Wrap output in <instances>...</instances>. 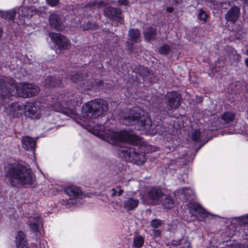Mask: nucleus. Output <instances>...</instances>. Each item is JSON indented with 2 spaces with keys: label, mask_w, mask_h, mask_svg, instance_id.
<instances>
[{
  "label": "nucleus",
  "mask_w": 248,
  "mask_h": 248,
  "mask_svg": "<svg viewBox=\"0 0 248 248\" xmlns=\"http://www.w3.org/2000/svg\"><path fill=\"white\" fill-rule=\"evenodd\" d=\"M49 37L60 49H67L71 46L70 41L64 36L54 32H50L49 34Z\"/></svg>",
  "instance_id": "6e6552de"
},
{
  "label": "nucleus",
  "mask_w": 248,
  "mask_h": 248,
  "mask_svg": "<svg viewBox=\"0 0 248 248\" xmlns=\"http://www.w3.org/2000/svg\"><path fill=\"white\" fill-rule=\"evenodd\" d=\"M46 1L49 5L53 6L56 5L58 3V0H46Z\"/></svg>",
  "instance_id": "58836bf2"
},
{
  "label": "nucleus",
  "mask_w": 248,
  "mask_h": 248,
  "mask_svg": "<svg viewBox=\"0 0 248 248\" xmlns=\"http://www.w3.org/2000/svg\"><path fill=\"white\" fill-rule=\"evenodd\" d=\"M15 86V93H12L10 90L6 89V91H3V94H2L3 99L6 98L4 96H8L10 94L26 98L37 94L39 91V88L34 84L17 83Z\"/></svg>",
  "instance_id": "20e7f679"
},
{
  "label": "nucleus",
  "mask_w": 248,
  "mask_h": 248,
  "mask_svg": "<svg viewBox=\"0 0 248 248\" xmlns=\"http://www.w3.org/2000/svg\"><path fill=\"white\" fill-rule=\"evenodd\" d=\"M158 51L160 54L166 55L170 51V46L167 45H163L159 48Z\"/></svg>",
  "instance_id": "7c9ffc66"
},
{
  "label": "nucleus",
  "mask_w": 248,
  "mask_h": 248,
  "mask_svg": "<svg viewBox=\"0 0 248 248\" xmlns=\"http://www.w3.org/2000/svg\"><path fill=\"white\" fill-rule=\"evenodd\" d=\"M181 95L176 92H169L167 94V106L169 109L177 108L180 105Z\"/></svg>",
  "instance_id": "9d476101"
},
{
  "label": "nucleus",
  "mask_w": 248,
  "mask_h": 248,
  "mask_svg": "<svg viewBox=\"0 0 248 248\" xmlns=\"http://www.w3.org/2000/svg\"><path fill=\"white\" fill-rule=\"evenodd\" d=\"M231 222L232 224L240 225L247 224H248V214L241 217H234L232 220Z\"/></svg>",
  "instance_id": "393cba45"
},
{
  "label": "nucleus",
  "mask_w": 248,
  "mask_h": 248,
  "mask_svg": "<svg viewBox=\"0 0 248 248\" xmlns=\"http://www.w3.org/2000/svg\"><path fill=\"white\" fill-rule=\"evenodd\" d=\"M43 8L37 9L33 6L21 7L18 13L21 18H30L35 14H40L43 11Z\"/></svg>",
  "instance_id": "9b49d317"
},
{
  "label": "nucleus",
  "mask_w": 248,
  "mask_h": 248,
  "mask_svg": "<svg viewBox=\"0 0 248 248\" xmlns=\"http://www.w3.org/2000/svg\"><path fill=\"white\" fill-rule=\"evenodd\" d=\"M153 234L156 237H159L161 235V232L159 230L155 229L153 231Z\"/></svg>",
  "instance_id": "ea45409f"
},
{
  "label": "nucleus",
  "mask_w": 248,
  "mask_h": 248,
  "mask_svg": "<svg viewBox=\"0 0 248 248\" xmlns=\"http://www.w3.org/2000/svg\"><path fill=\"white\" fill-rule=\"evenodd\" d=\"M108 110V104L104 100L96 99L88 102L82 107L80 118L81 123H83L82 125L91 133L110 144H117L122 141L141 147L142 140L132 132H114L110 130H104L103 125H94V120L103 115Z\"/></svg>",
  "instance_id": "f257e3e1"
},
{
  "label": "nucleus",
  "mask_w": 248,
  "mask_h": 248,
  "mask_svg": "<svg viewBox=\"0 0 248 248\" xmlns=\"http://www.w3.org/2000/svg\"><path fill=\"white\" fill-rule=\"evenodd\" d=\"M245 63H246L247 66L248 67V58H247L245 60Z\"/></svg>",
  "instance_id": "a18cd8bd"
},
{
  "label": "nucleus",
  "mask_w": 248,
  "mask_h": 248,
  "mask_svg": "<svg viewBox=\"0 0 248 248\" xmlns=\"http://www.w3.org/2000/svg\"><path fill=\"white\" fill-rule=\"evenodd\" d=\"M133 241L134 247L136 248H140L144 244V238L141 236H137L134 238Z\"/></svg>",
  "instance_id": "bb28decb"
},
{
  "label": "nucleus",
  "mask_w": 248,
  "mask_h": 248,
  "mask_svg": "<svg viewBox=\"0 0 248 248\" xmlns=\"http://www.w3.org/2000/svg\"><path fill=\"white\" fill-rule=\"evenodd\" d=\"M122 122L125 125L136 124L138 129L145 131L146 134H155L156 130L154 129L150 118L147 112L141 111L136 112L134 110L127 111L122 119Z\"/></svg>",
  "instance_id": "f03ea898"
},
{
  "label": "nucleus",
  "mask_w": 248,
  "mask_h": 248,
  "mask_svg": "<svg viewBox=\"0 0 248 248\" xmlns=\"http://www.w3.org/2000/svg\"><path fill=\"white\" fill-rule=\"evenodd\" d=\"M240 9L237 6L232 7L226 13L225 18L231 22H236L239 16Z\"/></svg>",
  "instance_id": "2eb2a0df"
},
{
  "label": "nucleus",
  "mask_w": 248,
  "mask_h": 248,
  "mask_svg": "<svg viewBox=\"0 0 248 248\" xmlns=\"http://www.w3.org/2000/svg\"><path fill=\"white\" fill-rule=\"evenodd\" d=\"M81 78L80 75L78 74H76L73 76L71 78L72 81L75 83H78L80 81Z\"/></svg>",
  "instance_id": "e433bc0d"
},
{
  "label": "nucleus",
  "mask_w": 248,
  "mask_h": 248,
  "mask_svg": "<svg viewBox=\"0 0 248 248\" xmlns=\"http://www.w3.org/2000/svg\"><path fill=\"white\" fill-rule=\"evenodd\" d=\"M166 10L169 13H171L173 11V8L172 7H169L166 8Z\"/></svg>",
  "instance_id": "37998d69"
},
{
  "label": "nucleus",
  "mask_w": 248,
  "mask_h": 248,
  "mask_svg": "<svg viewBox=\"0 0 248 248\" xmlns=\"http://www.w3.org/2000/svg\"><path fill=\"white\" fill-rule=\"evenodd\" d=\"M25 116L31 120H38L44 114V109L33 102L26 103L23 107Z\"/></svg>",
  "instance_id": "39448f33"
},
{
  "label": "nucleus",
  "mask_w": 248,
  "mask_h": 248,
  "mask_svg": "<svg viewBox=\"0 0 248 248\" xmlns=\"http://www.w3.org/2000/svg\"><path fill=\"white\" fill-rule=\"evenodd\" d=\"M1 34H2V31L1 29H0V37L1 36Z\"/></svg>",
  "instance_id": "09e8293b"
},
{
  "label": "nucleus",
  "mask_w": 248,
  "mask_h": 248,
  "mask_svg": "<svg viewBox=\"0 0 248 248\" xmlns=\"http://www.w3.org/2000/svg\"><path fill=\"white\" fill-rule=\"evenodd\" d=\"M162 225L161 220L157 219H155L151 221V225L153 228H158Z\"/></svg>",
  "instance_id": "72a5a7b5"
},
{
  "label": "nucleus",
  "mask_w": 248,
  "mask_h": 248,
  "mask_svg": "<svg viewBox=\"0 0 248 248\" xmlns=\"http://www.w3.org/2000/svg\"><path fill=\"white\" fill-rule=\"evenodd\" d=\"M141 70L142 71H140V74L141 75V76L145 77L149 74V72L148 71L147 68H144V67H142Z\"/></svg>",
  "instance_id": "c9c22d12"
},
{
  "label": "nucleus",
  "mask_w": 248,
  "mask_h": 248,
  "mask_svg": "<svg viewBox=\"0 0 248 248\" xmlns=\"http://www.w3.org/2000/svg\"><path fill=\"white\" fill-rule=\"evenodd\" d=\"M188 210L189 213L194 217L200 216L205 217L208 216V212L199 204L195 202L189 203Z\"/></svg>",
  "instance_id": "ddd939ff"
},
{
  "label": "nucleus",
  "mask_w": 248,
  "mask_h": 248,
  "mask_svg": "<svg viewBox=\"0 0 248 248\" xmlns=\"http://www.w3.org/2000/svg\"><path fill=\"white\" fill-rule=\"evenodd\" d=\"M143 34L145 39L147 41H150L155 38L156 31L153 28L147 27L144 29Z\"/></svg>",
  "instance_id": "4be33fe9"
},
{
  "label": "nucleus",
  "mask_w": 248,
  "mask_h": 248,
  "mask_svg": "<svg viewBox=\"0 0 248 248\" xmlns=\"http://www.w3.org/2000/svg\"><path fill=\"white\" fill-rule=\"evenodd\" d=\"M104 14L106 16L113 19L119 20L121 18V12L117 8L107 7L104 10Z\"/></svg>",
  "instance_id": "aec40b11"
},
{
  "label": "nucleus",
  "mask_w": 248,
  "mask_h": 248,
  "mask_svg": "<svg viewBox=\"0 0 248 248\" xmlns=\"http://www.w3.org/2000/svg\"><path fill=\"white\" fill-rule=\"evenodd\" d=\"M29 225L32 231L37 232L42 227V220L39 216H35L30 218Z\"/></svg>",
  "instance_id": "6ab92c4d"
},
{
  "label": "nucleus",
  "mask_w": 248,
  "mask_h": 248,
  "mask_svg": "<svg viewBox=\"0 0 248 248\" xmlns=\"http://www.w3.org/2000/svg\"><path fill=\"white\" fill-rule=\"evenodd\" d=\"M47 81H49L50 82V83L48 84V85L46 84V87H47V86H58L60 83H61V81H57V82H55L54 81V79L52 78H51V77H49L47 78L46 79Z\"/></svg>",
  "instance_id": "2f4dec72"
},
{
  "label": "nucleus",
  "mask_w": 248,
  "mask_h": 248,
  "mask_svg": "<svg viewBox=\"0 0 248 248\" xmlns=\"http://www.w3.org/2000/svg\"><path fill=\"white\" fill-rule=\"evenodd\" d=\"M13 80L5 77H0V105H3L4 103H7L10 96H12L10 94L8 96H5L6 98H2V94H3V91H6V89L10 90L11 93H15L16 90L15 85Z\"/></svg>",
  "instance_id": "0eeeda50"
},
{
  "label": "nucleus",
  "mask_w": 248,
  "mask_h": 248,
  "mask_svg": "<svg viewBox=\"0 0 248 248\" xmlns=\"http://www.w3.org/2000/svg\"><path fill=\"white\" fill-rule=\"evenodd\" d=\"M207 14L202 9H200L199 10L198 17L199 20L205 22L207 20Z\"/></svg>",
  "instance_id": "c85d7f7f"
},
{
  "label": "nucleus",
  "mask_w": 248,
  "mask_h": 248,
  "mask_svg": "<svg viewBox=\"0 0 248 248\" xmlns=\"http://www.w3.org/2000/svg\"><path fill=\"white\" fill-rule=\"evenodd\" d=\"M111 196L115 197L117 195L116 190L115 188H112L110 191Z\"/></svg>",
  "instance_id": "a19ab883"
},
{
  "label": "nucleus",
  "mask_w": 248,
  "mask_h": 248,
  "mask_svg": "<svg viewBox=\"0 0 248 248\" xmlns=\"http://www.w3.org/2000/svg\"><path fill=\"white\" fill-rule=\"evenodd\" d=\"M246 54L248 55V49L246 51Z\"/></svg>",
  "instance_id": "8fccbe9b"
},
{
  "label": "nucleus",
  "mask_w": 248,
  "mask_h": 248,
  "mask_svg": "<svg viewBox=\"0 0 248 248\" xmlns=\"http://www.w3.org/2000/svg\"><path fill=\"white\" fill-rule=\"evenodd\" d=\"M226 248H248V247H246L245 245L243 244L235 243L232 245H230V246L227 245L226 246Z\"/></svg>",
  "instance_id": "f704fd0d"
},
{
  "label": "nucleus",
  "mask_w": 248,
  "mask_h": 248,
  "mask_svg": "<svg viewBox=\"0 0 248 248\" xmlns=\"http://www.w3.org/2000/svg\"><path fill=\"white\" fill-rule=\"evenodd\" d=\"M51 110L57 112H61L62 113L65 114L72 119L76 120L77 117V113L75 109H72L70 108H65L62 107L61 103L59 101H57L53 105L50 106Z\"/></svg>",
  "instance_id": "f8f14e48"
},
{
  "label": "nucleus",
  "mask_w": 248,
  "mask_h": 248,
  "mask_svg": "<svg viewBox=\"0 0 248 248\" xmlns=\"http://www.w3.org/2000/svg\"><path fill=\"white\" fill-rule=\"evenodd\" d=\"M123 190L121 189H120L119 190V191H118V192H117V196H121L123 194Z\"/></svg>",
  "instance_id": "c03bdc74"
},
{
  "label": "nucleus",
  "mask_w": 248,
  "mask_h": 248,
  "mask_svg": "<svg viewBox=\"0 0 248 248\" xmlns=\"http://www.w3.org/2000/svg\"><path fill=\"white\" fill-rule=\"evenodd\" d=\"M49 23L52 28L57 31H62L63 29L60 17L55 14H51L50 16Z\"/></svg>",
  "instance_id": "dca6fc26"
},
{
  "label": "nucleus",
  "mask_w": 248,
  "mask_h": 248,
  "mask_svg": "<svg viewBox=\"0 0 248 248\" xmlns=\"http://www.w3.org/2000/svg\"><path fill=\"white\" fill-rule=\"evenodd\" d=\"M15 243L16 248H28L25 234L22 232H18L16 234Z\"/></svg>",
  "instance_id": "a211bd4d"
},
{
  "label": "nucleus",
  "mask_w": 248,
  "mask_h": 248,
  "mask_svg": "<svg viewBox=\"0 0 248 248\" xmlns=\"http://www.w3.org/2000/svg\"><path fill=\"white\" fill-rule=\"evenodd\" d=\"M1 12V10H0V13ZM0 17H1V13H0Z\"/></svg>",
  "instance_id": "3c124183"
},
{
  "label": "nucleus",
  "mask_w": 248,
  "mask_h": 248,
  "mask_svg": "<svg viewBox=\"0 0 248 248\" xmlns=\"http://www.w3.org/2000/svg\"><path fill=\"white\" fill-rule=\"evenodd\" d=\"M244 1L247 5H248V0H244Z\"/></svg>",
  "instance_id": "de8ad7c7"
},
{
  "label": "nucleus",
  "mask_w": 248,
  "mask_h": 248,
  "mask_svg": "<svg viewBox=\"0 0 248 248\" xmlns=\"http://www.w3.org/2000/svg\"><path fill=\"white\" fill-rule=\"evenodd\" d=\"M187 248H190V245L189 243H187Z\"/></svg>",
  "instance_id": "49530a36"
},
{
  "label": "nucleus",
  "mask_w": 248,
  "mask_h": 248,
  "mask_svg": "<svg viewBox=\"0 0 248 248\" xmlns=\"http://www.w3.org/2000/svg\"><path fill=\"white\" fill-rule=\"evenodd\" d=\"M129 36L131 40L137 42V40L140 38V32L137 29H132L129 31Z\"/></svg>",
  "instance_id": "a878e982"
},
{
  "label": "nucleus",
  "mask_w": 248,
  "mask_h": 248,
  "mask_svg": "<svg viewBox=\"0 0 248 248\" xmlns=\"http://www.w3.org/2000/svg\"><path fill=\"white\" fill-rule=\"evenodd\" d=\"M234 114L231 112H226L221 116L222 120L224 122L227 126L231 125L234 120Z\"/></svg>",
  "instance_id": "b1692460"
},
{
  "label": "nucleus",
  "mask_w": 248,
  "mask_h": 248,
  "mask_svg": "<svg viewBox=\"0 0 248 248\" xmlns=\"http://www.w3.org/2000/svg\"><path fill=\"white\" fill-rule=\"evenodd\" d=\"M64 193L70 197L69 204H73L75 200L81 198L83 193L80 189L76 186H68L64 188Z\"/></svg>",
  "instance_id": "1a4fd4ad"
},
{
  "label": "nucleus",
  "mask_w": 248,
  "mask_h": 248,
  "mask_svg": "<svg viewBox=\"0 0 248 248\" xmlns=\"http://www.w3.org/2000/svg\"><path fill=\"white\" fill-rule=\"evenodd\" d=\"M119 3L120 4L126 5L128 4L127 0H119Z\"/></svg>",
  "instance_id": "79ce46f5"
},
{
  "label": "nucleus",
  "mask_w": 248,
  "mask_h": 248,
  "mask_svg": "<svg viewBox=\"0 0 248 248\" xmlns=\"http://www.w3.org/2000/svg\"><path fill=\"white\" fill-rule=\"evenodd\" d=\"M84 30H87L88 29H95V25H93L92 23L89 22L87 24V25L83 27Z\"/></svg>",
  "instance_id": "4c0bfd02"
},
{
  "label": "nucleus",
  "mask_w": 248,
  "mask_h": 248,
  "mask_svg": "<svg viewBox=\"0 0 248 248\" xmlns=\"http://www.w3.org/2000/svg\"><path fill=\"white\" fill-rule=\"evenodd\" d=\"M10 183L14 186L29 185L32 183L33 173L31 170L22 165L10 166L5 168Z\"/></svg>",
  "instance_id": "7ed1b4c3"
},
{
  "label": "nucleus",
  "mask_w": 248,
  "mask_h": 248,
  "mask_svg": "<svg viewBox=\"0 0 248 248\" xmlns=\"http://www.w3.org/2000/svg\"><path fill=\"white\" fill-rule=\"evenodd\" d=\"M22 146L26 150H32L36 144L35 140L29 136H24L21 139Z\"/></svg>",
  "instance_id": "f3484780"
},
{
  "label": "nucleus",
  "mask_w": 248,
  "mask_h": 248,
  "mask_svg": "<svg viewBox=\"0 0 248 248\" xmlns=\"http://www.w3.org/2000/svg\"><path fill=\"white\" fill-rule=\"evenodd\" d=\"M1 13V17L5 19L13 20L14 19L16 13V9L14 8L9 11H2Z\"/></svg>",
  "instance_id": "5701e85b"
},
{
  "label": "nucleus",
  "mask_w": 248,
  "mask_h": 248,
  "mask_svg": "<svg viewBox=\"0 0 248 248\" xmlns=\"http://www.w3.org/2000/svg\"><path fill=\"white\" fill-rule=\"evenodd\" d=\"M182 195H184V197H187V196L191 195L193 194V191L190 188H185L180 189L178 192Z\"/></svg>",
  "instance_id": "c756f323"
},
{
  "label": "nucleus",
  "mask_w": 248,
  "mask_h": 248,
  "mask_svg": "<svg viewBox=\"0 0 248 248\" xmlns=\"http://www.w3.org/2000/svg\"><path fill=\"white\" fill-rule=\"evenodd\" d=\"M139 200L133 198H127L124 201V207L127 210H132L137 207Z\"/></svg>",
  "instance_id": "412c9836"
},
{
  "label": "nucleus",
  "mask_w": 248,
  "mask_h": 248,
  "mask_svg": "<svg viewBox=\"0 0 248 248\" xmlns=\"http://www.w3.org/2000/svg\"><path fill=\"white\" fill-rule=\"evenodd\" d=\"M162 203L165 208H171L174 205L173 200L168 196L166 197Z\"/></svg>",
  "instance_id": "cd10ccee"
},
{
  "label": "nucleus",
  "mask_w": 248,
  "mask_h": 248,
  "mask_svg": "<svg viewBox=\"0 0 248 248\" xmlns=\"http://www.w3.org/2000/svg\"><path fill=\"white\" fill-rule=\"evenodd\" d=\"M162 196L163 193L161 190L159 188L153 187L148 192L149 199L154 204L158 203L160 198H161Z\"/></svg>",
  "instance_id": "4468645a"
},
{
  "label": "nucleus",
  "mask_w": 248,
  "mask_h": 248,
  "mask_svg": "<svg viewBox=\"0 0 248 248\" xmlns=\"http://www.w3.org/2000/svg\"><path fill=\"white\" fill-rule=\"evenodd\" d=\"M122 152H124V156L126 160L138 165H142L146 161L145 155L142 152L139 153L134 147H130L128 150H122Z\"/></svg>",
  "instance_id": "423d86ee"
},
{
  "label": "nucleus",
  "mask_w": 248,
  "mask_h": 248,
  "mask_svg": "<svg viewBox=\"0 0 248 248\" xmlns=\"http://www.w3.org/2000/svg\"><path fill=\"white\" fill-rule=\"evenodd\" d=\"M201 137V134L199 130H195L192 134V139L194 141H198Z\"/></svg>",
  "instance_id": "473e14b6"
}]
</instances>
